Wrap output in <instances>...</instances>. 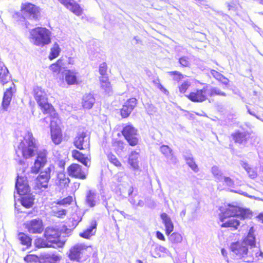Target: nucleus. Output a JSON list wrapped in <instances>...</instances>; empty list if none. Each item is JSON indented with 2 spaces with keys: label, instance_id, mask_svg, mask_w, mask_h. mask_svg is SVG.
<instances>
[{
  "label": "nucleus",
  "instance_id": "63",
  "mask_svg": "<svg viewBox=\"0 0 263 263\" xmlns=\"http://www.w3.org/2000/svg\"><path fill=\"white\" fill-rule=\"evenodd\" d=\"M46 118H44L42 119V122H45L46 124H47L48 123V121L46 120Z\"/></svg>",
  "mask_w": 263,
  "mask_h": 263
},
{
  "label": "nucleus",
  "instance_id": "27",
  "mask_svg": "<svg viewBox=\"0 0 263 263\" xmlns=\"http://www.w3.org/2000/svg\"><path fill=\"white\" fill-rule=\"evenodd\" d=\"M20 196H21V203L24 207L29 209L34 204V197L30 192Z\"/></svg>",
  "mask_w": 263,
  "mask_h": 263
},
{
  "label": "nucleus",
  "instance_id": "33",
  "mask_svg": "<svg viewBox=\"0 0 263 263\" xmlns=\"http://www.w3.org/2000/svg\"><path fill=\"white\" fill-rule=\"evenodd\" d=\"M34 245L35 248L40 249L44 248H50L52 247L51 244L49 243L46 239L45 240L43 238L38 237L36 238L34 241Z\"/></svg>",
  "mask_w": 263,
  "mask_h": 263
},
{
  "label": "nucleus",
  "instance_id": "64",
  "mask_svg": "<svg viewBox=\"0 0 263 263\" xmlns=\"http://www.w3.org/2000/svg\"><path fill=\"white\" fill-rule=\"evenodd\" d=\"M134 40H135L136 41V43H138L139 41V39H138V37L137 36H135L134 37Z\"/></svg>",
  "mask_w": 263,
  "mask_h": 263
},
{
  "label": "nucleus",
  "instance_id": "13",
  "mask_svg": "<svg viewBox=\"0 0 263 263\" xmlns=\"http://www.w3.org/2000/svg\"><path fill=\"white\" fill-rule=\"evenodd\" d=\"M86 248L80 244H77L71 247L67 254L69 259L72 261L80 262L83 255L85 253Z\"/></svg>",
  "mask_w": 263,
  "mask_h": 263
},
{
  "label": "nucleus",
  "instance_id": "6",
  "mask_svg": "<svg viewBox=\"0 0 263 263\" xmlns=\"http://www.w3.org/2000/svg\"><path fill=\"white\" fill-rule=\"evenodd\" d=\"M165 229V234L168 237V239L173 244H178L182 241V237L178 232H174L171 234L174 230V224L170 217L165 213H162L160 215Z\"/></svg>",
  "mask_w": 263,
  "mask_h": 263
},
{
  "label": "nucleus",
  "instance_id": "42",
  "mask_svg": "<svg viewBox=\"0 0 263 263\" xmlns=\"http://www.w3.org/2000/svg\"><path fill=\"white\" fill-rule=\"evenodd\" d=\"M111 145L116 152L123 151L124 148V143L122 140L114 139L111 142Z\"/></svg>",
  "mask_w": 263,
  "mask_h": 263
},
{
  "label": "nucleus",
  "instance_id": "2",
  "mask_svg": "<svg viewBox=\"0 0 263 263\" xmlns=\"http://www.w3.org/2000/svg\"><path fill=\"white\" fill-rule=\"evenodd\" d=\"M219 220L223 221L229 217H238L241 220L251 219L253 213L248 209H245L232 204H224L219 208Z\"/></svg>",
  "mask_w": 263,
  "mask_h": 263
},
{
  "label": "nucleus",
  "instance_id": "31",
  "mask_svg": "<svg viewBox=\"0 0 263 263\" xmlns=\"http://www.w3.org/2000/svg\"><path fill=\"white\" fill-rule=\"evenodd\" d=\"M18 239L23 246H25L27 248H30L32 245V238L23 232H20L18 235Z\"/></svg>",
  "mask_w": 263,
  "mask_h": 263
},
{
  "label": "nucleus",
  "instance_id": "45",
  "mask_svg": "<svg viewBox=\"0 0 263 263\" xmlns=\"http://www.w3.org/2000/svg\"><path fill=\"white\" fill-rule=\"evenodd\" d=\"M185 160L186 164L191 168L192 170L196 172L198 171V165L196 164L193 158L186 157Z\"/></svg>",
  "mask_w": 263,
  "mask_h": 263
},
{
  "label": "nucleus",
  "instance_id": "48",
  "mask_svg": "<svg viewBox=\"0 0 263 263\" xmlns=\"http://www.w3.org/2000/svg\"><path fill=\"white\" fill-rule=\"evenodd\" d=\"M165 249V248L162 246H157L155 248L154 252L153 253V256L154 257H160L161 255L159 254L158 252L159 251H162L163 250Z\"/></svg>",
  "mask_w": 263,
  "mask_h": 263
},
{
  "label": "nucleus",
  "instance_id": "44",
  "mask_svg": "<svg viewBox=\"0 0 263 263\" xmlns=\"http://www.w3.org/2000/svg\"><path fill=\"white\" fill-rule=\"evenodd\" d=\"M244 165V168L249 177L252 179L256 178L257 176L256 171L254 168L250 167L249 165L247 163H245Z\"/></svg>",
  "mask_w": 263,
  "mask_h": 263
},
{
  "label": "nucleus",
  "instance_id": "30",
  "mask_svg": "<svg viewBox=\"0 0 263 263\" xmlns=\"http://www.w3.org/2000/svg\"><path fill=\"white\" fill-rule=\"evenodd\" d=\"M138 158L139 153L133 151L132 152L128 159V163L135 170H138L139 168Z\"/></svg>",
  "mask_w": 263,
  "mask_h": 263
},
{
  "label": "nucleus",
  "instance_id": "53",
  "mask_svg": "<svg viewBox=\"0 0 263 263\" xmlns=\"http://www.w3.org/2000/svg\"><path fill=\"white\" fill-rule=\"evenodd\" d=\"M237 2V0H232L230 3H227V4L228 9L229 10H235Z\"/></svg>",
  "mask_w": 263,
  "mask_h": 263
},
{
  "label": "nucleus",
  "instance_id": "1",
  "mask_svg": "<svg viewBox=\"0 0 263 263\" xmlns=\"http://www.w3.org/2000/svg\"><path fill=\"white\" fill-rule=\"evenodd\" d=\"M43 93L44 92L39 89L35 90V100L42 112L44 115H47L50 118V124H51L52 126H55L56 122H59L61 120L59 114L54 106L48 102V98L46 97L45 94L43 95Z\"/></svg>",
  "mask_w": 263,
  "mask_h": 263
},
{
  "label": "nucleus",
  "instance_id": "41",
  "mask_svg": "<svg viewBox=\"0 0 263 263\" xmlns=\"http://www.w3.org/2000/svg\"><path fill=\"white\" fill-rule=\"evenodd\" d=\"M70 61V58H61L57 61L58 65H59L61 70L65 69L67 68V65L71 63Z\"/></svg>",
  "mask_w": 263,
  "mask_h": 263
},
{
  "label": "nucleus",
  "instance_id": "61",
  "mask_svg": "<svg viewBox=\"0 0 263 263\" xmlns=\"http://www.w3.org/2000/svg\"><path fill=\"white\" fill-rule=\"evenodd\" d=\"M80 185V183L78 182H73V186H74V191H76L77 190H78L79 187Z\"/></svg>",
  "mask_w": 263,
  "mask_h": 263
},
{
  "label": "nucleus",
  "instance_id": "39",
  "mask_svg": "<svg viewBox=\"0 0 263 263\" xmlns=\"http://www.w3.org/2000/svg\"><path fill=\"white\" fill-rule=\"evenodd\" d=\"M78 73L74 70H68L65 73L66 82H77V77Z\"/></svg>",
  "mask_w": 263,
  "mask_h": 263
},
{
  "label": "nucleus",
  "instance_id": "57",
  "mask_svg": "<svg viewBox=\"0 0 263 263\" xmlns=\"http://www.w3.org/2000/svg\"><path fill=\"white\" fill-rule=\"evenodd\" d=\"M223 180L228 185H231L233 184L232 180L229 177H224L223 178Z\"/></svg>",
  "mask_w": 263,
  "mask_h": 263
},
{
  "label": "nucleus",
  "instance_id": "23",
  "mask_svg": "<svg viewBox=\"0 0 263 263\" xmlns=\"http://www.w3.org/2000/svg\"><path fill=\"white\" fill-rule=\"evenodd\" d=\"M61 259V256L55 253L42 254L40 256L39 263H57Z\"/></svg>",
  "mask_w": 263,
  "mask_h": 263
},
{
  "label": "nucleus",
  "instance_id": "62",
  "mask_svg": "<svg viewBox=\"0 0 263 263\" xmlns=\"http://www.w3.org/2000/svg\"><path fill=\"white\" fill-rule=\"evenodd\" d=\"M61 3L66 6V3H70L68 0H59Z\"/></svg>",
  "mask_w": 263,
  "mask_h": 263
},
{
  "label": "nucleus",
  "instance_id": "52",
  "mask_svg": "<svg viewBox=\"0 0 263 263\" xmlns=\"http://www.w3.org/2000/svg\"><path fill=\"white\" fill-rule=\"evenodd\" d=\"M50 68L54 72L59 73L61 71L60 67L58 65V61H57L56 63L51 64L50 66Z\"/></svg>",
  "mask_w": 263,
  "mask_h": 263
},
{
  "label": "nucleus",
  "instance_id": "17",
  "mask_svg": "<svg viewBox=\"0 0 263 263\" xmlns=\"http://www.w3.org/2000/svg\"><path fill=\"white\" fill-rule=\"evenodd\" d=\"M208 89L203 87L201 89H196L191 92L186 97L193 102H202L206 100Z\"/></svg>",
  "mask_w": 263,
  "mask_h": 263
},
{
  "label": "nucleus",
  "instance_id": "19",
  "mask_svg": "<svg viewBox=\"0 0 263 263\" xmlns=\"http://www.w3.org/2000/svg\"><path fill=\"white\" fill-rule=\"evenodd\" d=\"M61 123V120H60L59 122H56L55 126H52L51 124H50L51 139L56 145L60 144L63 140L62 130L59 126Z\"/></svg>",
  "mask_w": 263,
  "mask_h": 263
},
{
  "label": "nucleus",
  "instance_id": "40",
  "mask_svg": "<svg viewBox=\"0 0 263 263\" xmlns=\"http://www.w3.org/2000/svg\"><path fill=\"white\" fill-rule=\"evenodd\" d=\"M107 159L109 162L117 167H121L122 165L117 157L112 153H110L107 156Z\"/></svg>",
  "mask_w": 263,
  "mask_h": 263
},
{
  "label": "nucleus",
  "instance_id": "38",
  "mask_svg": "<svg viewBox=\"0 0 263 263\" xmlns=\"http://www.w3.org/2000/svg\"><path fill=\"white\" fill-rule=\"evenodd\" d=\"M39 259L40 256L36 254L31 253V251L29 252L24 257V260L26 263L39 262Z\"/></svg>",
  "mask_w": 263,
  "mask_h": 263
},
{
  "label": "nucleus",
  "instance_id": "11",
  "mask_svg": "<svg viewBox=\"0 0 263 263\" xmlns=\"http://www.w3.org/2000/svg\"><path fill=\"white\" fill-rule=\"evenodd\" d=\"M36 157L33 165L31 167V172L33 174H37L40 170L47 163V152L46 150L37 151Z\"/></svg>",
  "mask_w": 263,
  "mask_h": 263
},
{
  "label": "nucleus",
  "instance_id": "60",
  "mask_svg": "<svg viewBox=\"0 0 263 263\" xmlns=\"http://www.w3.org/2000/svg\"><path fill=\"white\" fill-rule=\"evenodd\" d=\"M65 163L66 162L64 160H61L59 164V167L64 168L65 165Z\"/></svg>",
  "mask_w": 263,
  "mask_h": 263
},
{
  "label": "nucleus",
  "instance_id": "56",
  "mask_svg": "<svg viewBox=\"0 0 263 263\" xmlns=\"http://www.w3.org/2000/svg\"><path fill=\"white\" fill-rule=\"evenodd\" d=\"M156 237L158 239L161 240L162 241L165 240V238L163 234L160 231L156 232Z\"/></svg>",
  "mask_w": 263,
  "mask_h": 263
},
{
  "label": "nucleus",
  "instance_id": "35",
  "mask_svg": "<svg viewBox=\"0 0 263 263\" xmlns=\"http://www.w3.org/2000/svg\"><path fill=\"white\" fill-rule=\"evenodd\" d=\"M95 196L96 194L93 192L91 190L88 191L86 197V202L89 207L92 208L95 206Z\"/></svg>",
  "mask_w": 263,
  "mask_h": 263
},
{
  "label": "nucleus",
  "instance_id": "16",
  "mask_svg": "<svg viewBox=\"0 0 263 263\" xmlns=\"http://www.w3.org/2000/svg\"><path fill=\"white\" fill-rule=\"evenodd\" d=\"M25 225L28 232L32 234H41L44 230L43 221L39 218L28 221Z\"/></svg>",
  "mask_w": 263,
  "mask_h": 263
},
{
  "label": "nucleus",
  "instance_id": "15",
  "mask_svg": "<svg viewBox=\"0 0 263 263\" xmlns=\"http://www.w3.org/2000/svg\"><path fill=\"white\" fill-rule=\"evenodd\" d=\"M68 175L76 179L84 180L86 178V173L83 170L81 165L78 163H72L67 168Z\"/></svg>",
  "mask_w": 263,
  "mask_h": 263
},
{
  "label": "nucleus",
  "instance_id": "4",
  "mask_svg": "<svg viewBox=\"0 0 263 263\" xmlns=\"http://www.w3.org/2000/svg\"><path fill=\"white\" fill-rule=\"evenodd\" d=\"M231 250L235 255V263H239V260L240 259H242L244 262H254L259 260V257L263 258V253L258 251L255 252L254 256L253 255L249 256L248 248L243 242L237 241L232 243L231 246Z\"/></svg>",
  "mask_w": 263,
  "mask_h": 263
},
{
  "label": "nucleus",
  "instance_id": "10",
  "mask_svg": "<svg viewBox=\"0 0 263 263\" xmlns=\"http://www.w3.org/2000/svg\"><path fill=\"white\" fill-rule=\"evenodd\" d=\"M74 146L79 150H90V136L86 132H79L74 138Z\"/></svg>",
  "mask_w": 263,
  "mask_h": 263
},
{
  "label": "nucleus",
  "instance_id": "7",
  "mask_svg": "<svg viewBox=\"0 0 263 263\" xmlns=\"http://www.w3.org/2000/svg\"><path fill=\"white\" fill-rule=\"evenodd\" d=\"M121 133L130 146H135L138 144V130L132 124L123 126Z\"/></svg>",
  "mask_w": 263,
  "mask_h": 263
},
{
  "label": "nucleus",
  "instance_id": "5",
  "mask_svg": "<svg viewBox=\"0 0 263 263\" xmlns=\"http://www.w3.org/2000/svg\"><path fill=\"white\" fill-rule=\"evenodd\" d=\"M30 35L34 44L36 46H43L51 42L50 32L45 28L32 29Z\"/></svg>",
  "mask_w": 263,
  "mask_h": 263
},
{
  "label": "nucleus",
  "instance_id": "20",
  "mask_svg": "<svg viewBox=\"0 0 263 263\" xmlns=\"http://www.w3.org/2000/svg\"><path fill=\"white\" fill-rule=\"evenodd\" d=\"M15 189L20 195L30 192L26 177L17 176L15 182Z\"/></svg>",
  "mask_w": 263,
  "mask_h": 263
},
{
  "label": "nucleus",
  "instance_id": "21",
  "mask_svg": "<svg viewBox=\"0 0 263 263\" xmlns=\"http://www.w3.org/2000/svg\"><path fill=\"white\" fill-rule=\"evenodd\" d=\"M231 136L235 143L242 145H245L251 138L249 132H241L239 130L232 133Z\"/></svg>",
  "mask_w": 263,
  "mask_h": 263
},
{
  "label": "nucleus",
  "instance_id": "3",
  "mask_svg": "<svg viewBox=\"0 0 263 263\" xmlns=\"http://www.w3.org/2000/svg\"><path fill=\"white\" fill-rule=\"evenodd\" d=\"M37 146L32 134L25 135L15 149V153L18 157L28 159L34 157L37 152Z\"/></svg>",
  "mask_w": 263,
  "mask_h": 263
},
{
  "label": "nucleus",
  "instance_id": "8",
  "mask_svg": "<svg viewBox=\"0 0 263 263\" xmlns=\"http://www.w3.org/2000/svg\"><path fill=\"white\" fill-rule=\"evenodd\" d=\"M21 10L25 16L22 15L20 17L19 20L21 21H23L25 17L37 20L40 16V9L31 3H23L21 6Z\"/></svg>",
  "mask_w": 263,
  "mask_h": 263
},
{
  "label": "nucleus",
  "instance_id": "49",
  "mask_svg": "<svg viewBox=\"0 0 263 263\" xmlns=\"http://www.w3.org/2000/svg\"><path fill=\"white\" fill-rule=\"evenodd\" d=\"M179 62L180 64L184 67L189 66L190 65L189 59L186 57H182L180 58L179 59Z\"/></svg>",
  "mask_w": 263,
  "mask_h": 263
},
{
  "label": "nucleus",
  "instance_id": "25",
  "mask_svg": "<svg viewBox=\"0 0 263 263\" xmlns=\"http://www.w3.org/2000/svg\"><path fill=\"white\" fill-rule=\"evenodd\" d=\"M95 101V98L92 93H85L82 98L81 104L83 108L89 109L93 107Z\"/></svg>",
  "mask_w": 263,
  "mask_h": 263
},
{
  "label": "nucleus",
  "instance_id": "46",
  "mask_svg": "<svg viewBox=\"0 0 263 263\" xmlns=\"http://www.w3.org/2000/svg\"><path fill=\"white\" fill-rule=\"evenodd\" d=\"M209 95L210 96H213L215 95H219V96H226V93L221 91L219 88H213L210 89Z\"/></svg>",
  "mask_w": 263,
  "mask_h": 263
},
{
  "label": "nucleus",
  "instance_id": "50",
  "mask_svg": "<svg viewBox=\"0 0 263 263\" xmlns=\"http://www.w3.org/2000/svg\"><path fill=\"white\" fill-rule=\"evenodd\" d=\"M171 75H174V79L175 81H180L181 80V79L183 77L182 74H181L180 72L175 71H171L169 72Z\"/></svg>",
  "mask_w": 263,
  "mask_h": 263
},
{
  "label": "nucleus",
  "instance_id": "55",
  "mask_svg": "<svg viewBox=\"0 0 263 263\" xmlns=\"http://www.w3.org/2000/svg\"><path fill=\"white\" fill-rule=\"evenodd\" d=\"M212 173L215 177H219L221 176V173L217 166H213L212 168Z\"/></svg>",
  "mask_w": 263,
  "mask_h": 263
},
{
  "label": "nucleus",
  "instance_id": "34",
  "mask_svg": "<svg viewBox=\"0 0 263 263\" xmlns=\"http://www.w3.org/2000/svg\"><path fill=\"white\" fill-rule=\"evenodd\" d=\"M243 242L247 246H255V237L253 234V228L251 227L249 232L246 236Z\"/></svg>",
  "mask_w": 263,
  "mask_h": 263
},
{
  "label": "nucleus",
  "instance_id": "24",
  "mask_svg": "<svg viewBox=\"0 0 263 263\" xmlns=\"http://www.w3.org/2000/svg\"><path fill=\"white\" fill-rule=\"evenodd\" d=\"M71 156L73 160H75L84 165L88 167V162H90L89 159L85 154L77 149H73L71 152Z\"/></svg>",
  "mask_w": 263,
  "mask_h": 263
},
{
  "label": "nucleus",
  "instance_id": "37",
  "mask_svg": "<svg viewBox=\"0 0 263 263\" xmlns=\"http://www.w3.org/2000/svg\"><path fill=\"white\" fill-rule=\"evenodd\" d=\"M66 7L73 13L77 15H80L82 13V10L79 4L77 3H66Z\"/></svg>",
  "mask_w": 263,
  "mask_h": 263
},
{
  "label": "nucleus",
  "instance_id": "58",
  "mask_svg": "<svg viewBox=\"0 0 263 263\" xmlns=\"http://www.w3.org/2000/svg\"><path fill=\"white\" fill-rule=\"evenodd\" d=\"M158 88L162 90V92H164L165 95H168L169 93L168 91L164 88L161 84L158 85Z\"/></svg>",
  "mask_w": 263,
  "mask_h": 263
},
{
  "label": "nucleus",
  "instance_id": "29",
  "mask_svg": "<svg viewBox=\"0 0 263 263\" xmlns=\"http://www.w3.org/2000/svg\"><path fill=\"white\" fill-rule=\"evenodd\" d=\"M160 151L167 159H168L172 162L175 163L176 162L177 159L174 155L173 151L168 145H162L160 147Z\"/></svg>",
  "mask_w": 263,
  "mask_h": 263
},
{
  "label": "nucleus",
  "instance_id": "12",
  "mask_svg": "<svg viewBox=\"0 0 263 263\" xmlns=\"http://www.w3.org/2000/svg\"><path fill=\"white\" fill-rule=\"evenodd\" d=\"M61 231L58 229L53 227H47L44 232V236L51 246L58 245L61 242Z\"/></svg>",
  "mask_w": 263,
  "mask_h": 263
},
{
  "label": "nucleus",
  "instance_id": "36",
  "mask_svg": "<svg viewBox=\"0 0 263 263\" xmlns=\"http://www.w3.org/2000/svg\"><path fill=\"white\" fill-rule=\"evenodd\" d=\"M75 201V198L71 196H68L62 199H60L55 202L56 204L67 206L72 204Z\"/></svg>",
  "mask_w": 263,
  "mask_h": 263
},
{
  "label": "nucleus",
  "instance_id": "32",
  "mask_svg": "<svg viewBox=\"0 0 263 263\" xmlns=\"http://www.w3.org/2000/svg\"><path fill=\"white\" fill-rule=\"evenodd\" d=\"M107 69V64L105 62H103L99 65V72L101 76L100 78V82H107L108 80L107 74L106 73Z\"/></svg>",
  "mask_w": 263,
  "mask_h": 263
},
{
  "label": "nucleus",
  "instance_id": "18",
  "mask_svg": "<svg viewBox=\"0 0 263 263\" xmlns=\"http://www.w3.org/2000/svg\"><path fill=\"white\" fill-rule=\"evenodd\" d=\"M137 104V100L135 98L128 99L120 109V115L123 118L128 117Z\"/></svg>",
  "mask_w": 263,
  "mask_h": 263
},
{
  "label": "nucleus",
  "instance_id": "54",
  "mask_svg": "<svg viewBox=\"0 0 263 263\" xmlns=\"http://www.w3.org/2000/svg\"><path fill=\"white\" fill-rule=\"evenodd\" d=\"M190 85L188 83H182L179 87V91L181 93H184L188 89Z\"/></svg>",
  "mask_w": 263,
  "mask_h": 263
},
{
  "label": "nucleus",
  "instance_id": "9",
  "mask_svg": "<svg viewBox=\"0 0 263 263\" xmlns=\"http://www.w3.org/2000/svg\"><path fill=\"white\" fill-rule=\"evenodd\" d=\"M54 168L53 165H50L41 171L35 180L34 188L38 190L46 189L48 186V183L51 178V172Z\"/></svg>",
  "mask_w": 263,
  "mask_h": 263
},
{
  "label": "nucleus",
  "instance_id": "22",
  "mask_svg": "<svg viewBox=\"0 0 263 263\" xmlns=\"http://www.w3.org/2000/svg\"><path fill=\"white\" fill-rule=\"evenodd\" d=\"M16 88L14 85L7 89L4 92L2 102V107L4 110H7L9 106L13 93L15 91Z\"/></svg>",
  "mask_w": 263,
  "mask_h": 263
},
{
  "label": "nucleus",
  "instance_id": "47",
  "mask_svg": "<svg viewBox=\"0 0 263 263\" xmlns=\"http://www.w3.org/2000/svg\"><path fill=\"white\" fill-rule=\"evenodd\" d=\"M67 211L65 209H61L53 212V215L59 218H63L67 214Z\"/></svg>",
  "mask_w": 263,
  "mask_h": 263
},
{
  "label": "nucleus",
  "instance_id": "59",
  "mask_svg": "<svg viewBox=\"0 0 263 263\" xmlns=\"http://www.w3.org/2000/svg\"><path fill=\"white\" fill-rule=\"evenodd\" d=\"M256 217L259 221L263 223V213H260Z\"/></svg>",
  "mask_w": 263,
  "mask_h": 263
},
{
  "label": "nucleus",
  "instance_id": "14",
  "mask_svg": "<svg viewBox=\"0 0 263 263\" xmlns=\"http://www.w3.org/2000/svg\"><path fill=\"white\" fill-rule=\"evenodd\" d=\"M70 181L64 171L58 172L54 179V185L59 191L66 190L69 187Z\"/></svg>",
  "mask_w": 263,
  "mask_h": 263
},
{
  "label": "nucleus",
  "instance_id": "26",
  "mask_svg": "<svg viewBox=\"0 0 263 263\" xmlns=\"http://www.w3.org/2000/svg\"><path fill=\"white\" fill-rule=\"evenodd\" d=\"M97 227V222L96 220H92L90 222V226L83 232L80 234V236L85 239H89L96 233Z\"/></svg>",
  "mask_w": 263,
  "mask_h": 263
},
{
  "label": "nucleus",
  "instance_id": "43",
  "mask_svg": "<svg viewBox=\"0 0 263 263\" xmlns=\"http://www.w3.org/2000/svg\"><path fill=\"white\" fill-rule=\"evenodd\" d=\"M60 51L61 49L59 45L57 43H55L53 45V47L51 49L50 53L49 56V59L52 60L53 59L57 58L59 55Z\"/></svg>",
  "mask_w": 263,
  "mask_h": 263
},
{
  "label": "nucleus",
  "instance_id": "28",
  "mask_svg": "<svg viewBox=\"0 0 263 263\" xmlns=\"http://www.w3.org/2000/svg\"><path fill=\"white\" fill-rule=\"evenodd\" d=\"M221 222V228H230L231 230H237L240 224V221L236 219H229Z\"/></svg>",
  "mask_w": 263,
  "mask_h": 263
},
{
  "label": "nucleus",
  "instance_id": "51",
  "mask_svg": "<svg viewBox=\"0 0 263 263\" xmlns=\"http://www.w3.org/2000/svg\"><path fill=\"white\" fill-rule=\"evenodd\" d=\"M212 74L213 77L218 81H222L223 79H225V78H224L223 76L215 70H213L212 71Z\"/></svg>",
  "mask_w": 263,
  "mask_h": 263
}]
</instances>
